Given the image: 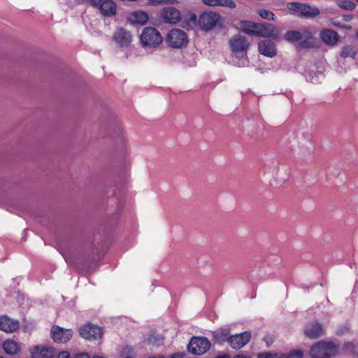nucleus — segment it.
Listing matches in <instances>:
<instances>
[{
  "mask_svg": "<svg viewBox=\"0 0 358 358\" xmlns=\"http://www.w3.org/2000/svg\"><path fill=\"white\" fill-rule=\"evenodd\" d=\"M309 354L311 358H332L339 354V347L333 341H320L311 345Z\"/></svg>",
  "mask_w": 358,
  "mask_h": 358,
  "instance_id": "f257e3e1",
  "label": "nucleus"
},
{
  "mask_svg": "<svg viewBox=\"0 0 358 358\" xmlns=\"http://www.w3.org/2000/svg\"><path fill=\"white\" fill-rule=\"evenodd\" d=\"M163 38L159 31L155 27H145L140 36V41L143 47L156 48L162 42Z\"/></svg>",
  "mask_w": 358,
  "mask_h": 358,
  "instance_id": "f03ea898",
  "label": "nucleus"
},
{
  "mask_svg": "<svg viewBox=\"0 0 358 358\" xmlns=\"http://www.w3.org/2000/svg\"><path fill=\"white\" fill-rule=\"evenodd\" d=\"M312 38V33L308 29H303L301 31H289L285 34V39L291 43H299V46L302 48H310V40Z\"/></svg>",
  "mask_w": 358,
  "mask_h": 358,
  "instance_id": "7ed1b4c3",
  "label": "nucleus"
},
{
  "mask_svg": "<svg viewBox=\"0 0 358 358\" xmlns=\"http://www.w3.org/2000/svg\"><path fill=\"white\" fill-rule=\"evenodd\" d=\"M287 8L299 13V15L306 18H313L320 14V10L316 6H310L306 3L296 1L289 2Z\"/></svg>",
  "mask_w": 358,
  "mask_h": 358,
  "instance_id": "20e7f679",
  "label": "nucleus"
},
{
  "mask_svg": "<svg viewBox=\"0 0 358 358\" xmlns=\"http://www.w3.org/2000/svg\"><path fill=\"white\" fill-rule=\"evenodd\" d=\"M210 348V342L206 337H193L187 345L189 352L194 355L205 354Z\"/></svg>",
  "mask_w": 358,
  "mask_h": 358,
  "instance_id": "39448f33",
  "label": "nucleus"
},
{
  "mask_svg": "<svg viewBox=\"0 0 358 358\" xmlns=\"http://www.w3.org/2000/svg\"><path fill=\"white\" fill-rule=\"evenodd\" d=\"M78 331L81 337L89 341L101 339L103 333L101 327L91 322L82 325Z\"/></svg>",
  "mask_w": 358,
  "mask_h": 358,
  "instance_id": "423d86ee",
  "label": "nucleus"
},
{
  "mask_svg": "<svg viewBox=\"0 0 358 358\" xmlns=\"http://www.w3.org/2000/svg\"><path fill=\"white\" fill-rule=\"evenodd\" d=\"M169 46L174 48L185 47L188 43V38L186 33L179 29H171L166 37Z\"/></svg>",
  "mask_w": 358,
  "mask_h": 358,
  "instance_id": "0eeeda50",
  "label": "nucleus"
},
{
  "mask_svg": "<svg viewBox=\"0 0 358 358\" xmlns=\"http://www.w3.org/2000/svg\"><path fill=\"white\" fill-rule=\"evenodd\" d=\"M220 15L213 12H204L200 15L198 23L202 30L208 31L218 23Z\"/></svg>",
  "mask_w": 358,
  "mask_h": 358,
  "instance_id": "6e6552de",
  "label": "nucleus"
},
{
  "mask_svg": "<svg viewBox=\"0 0 358 358\" xmlns=\"http://www.w3.org/2000/svg\"><path fill=\"white\" fill-rule=\"evenodd\" d=\"M305 336L310 339H317L326 334L323 324L317 321L308 324L304 328Z\"/></svg>",
  "mask_w": 358,
  "mask_h": 358,
  "instance_id": "1a4fd4ad",
  "label": "nucleus"
},
{
  "mask_svg": "<svg viewBox=\"0 0 358 358\" xmlns=\"http://www.w3.org/2000/svg\"><path fill=\"white\" fill-rule=\"evenodd\" d=\"M72 336L73 331L71 329H64L57 325H53L51 329V337L55 343H65Z\"/></svg>",
  "mask_w": 358,
  "mask_h": 358,
  "instance_id": "9d476101",
  "label": "nucleus"
},
{
  "mask_svg": "<svg viewBox=\"0 0 358 358\" xmlns=\"http://www.w3.org/2000/svg\"><path fill=\"white\" fill-rule=\"evenodd\" d=\"M113 39L121 48H127L131 43L132 35L126 29L120 27L113 33Z\"/></svg>",
  "mask_w": 358,
  "mask_h": 358,
  "instance_id": "9b49d317",
  "label": "nucleus"
},
{
  "mask_svg": "<svg viewBox=\"0 0 358 358\" xmlns=\"http://www.w3.org/2000/svg\"><path fill=\"white\" fill-rule=\"evenodd\" d=\"M251 339L250 331H244L240 334L231 335L229 338V345L235 350H239L247 345Z\"/></svg>",
  "mask_w": 358,
  "mask_h": 358,
  "instance_id": "f8f14e48",
  "label": "nucleus"
},
{
  "mask_svg": "<svg viewBox=\"0 0 358 358\" xmlns=\"http://www.w3.org/2000/svg\"><path fill=\"white\" fill-rule=\"evenodd\" d=\"M229 44L231 51L234 53L245 52L250 45L248 39L240 34H236L232 37L229 41Z\"/></svg>",
  "mask_w": 358,
  "mask_h": 358,
  "instance_id": "ddd939ff",
  "label": "nucleus"
},
{
  "mask_svg": "<svg viewBox=\"0 0 358 358\" xmlns=\"http://www.w3.org/2000/svg\"><path fill=\"white\" fill-rule=\"evenodd\" d=\"M162 19L166 23L176 24L181 19L180 10L174 7L164 8L161 12Z\"/></svg>",
  "mask_w": 358,
  "mask_h": 358,
  "instance_id": "4468645a",
  "label": "nucleus"
},
{
  "mask_svg": "<svg viewBox=\"0 0 358 358\" xmlns=\"http://www.w3.org/2000/svg\"><path fill=\"white\" fill-rule=\"evenodd\" d=\"M279 31L276 27L272 24L260 23L257 36L277 39Z\"/></svg>",
  "mask_w": 358,
  "mask_h": 358,
  "instance_id": "2eb2a0df",
  "label": "nucleus"
},
{
  "mask_svg": "<svg viewBox=\"0 0 358 358\" xmlns=\"http://www.w3.org/2000/svg\"><path fill=\"white\" fill-rule=\"evenodd\" d=\"M20 328V322L6 315L0 316V330L6 333H13Z\"/></svg>",
  "mask_w": 358,
  "mask_h": 358,
  "instance_id": "dca6fc26",
  "label": "nucleus"
},
{
  "mask_svg": "<svg viewBox=\"0 0 358 358\" xmlns=\"http://www.w3.org/2000/svg\"><path fill=\"white\" fill-rule=\"evenodd\" d=\"M258 50L261 55L273 57L277 55L275 43L270 40H262L258 44Z\"/></svg>",
  "mask_w": 358,
  "mask_h": 358,
  "instance_id": "f3484780",
  "label": "nucleus"
},
{
  "mask_svg": "<svg viewBox=\"0 0 358 358\" xmlns=\"http://www.w3.org/2000/svg\"><path fill=\"white\" fill-rule=\"evenodd\" d=\"M320 37L325 44L331 46L335 45L339 41L338 33L334 30L329 29H324L322 30Z\"/></svg>",
  "mask_w": 358,
  "mask_h": 358,
  "instance_id": "a211bd4d",
  "label": "nucleus"
},
{
  "mask_svg": "<svg viewBox=\"0 0 358 358\" xmlns=\"http://www.w3.org/2000/svg\"><path fill=\"white\" fill-rule=\"evenodd\" d=\"M260 23H256L249 20L240 22V30L250 36H257Z\"/></svg>",
  "mask_w": 358,
  "mask_h": 358,
  "instance_id": "6ab92c4d",
  "label": "nucleus"
},
{
  "mask_svg": "<svg viewBox=\"0 0 358 358\" xmlns=\"http://www.w3.org/2000/svg\"><path fill=\"white\" fill-rule=\"evenodd\" d=\"M116 3L113 0H103L97 9L104 16L110 17L116 14Z\"/></svg>",
  "mask_w": 358,
  "mask_h": 358,
  "instance_id": "aec40b11",
  "label": "nucleus"
},
{
  "mask_svg": "<svg viewBox=\"0 0 358 358\" xmlns=\"http://www.w3.org/2000/svg\"><path fill=\"white\" fill-rule=\"evenodd\" d=\"M128 20L132 24H145L148 20V15L147 13L138 10L132 12L128 17Z\"/></svg>",
  "mask_w": 358,
  "mask_h": 358,
  "instance_id": "412c9836",
  "label": "nucleus"
},
{
  "mask_svg": "<svg viewBox=\"0 0 358 358\" xmlns=\"http://www.w3.org/2000/svg\"><path fill=\"white\" fill-rule=\"evenodd\" d=\"M229 329L221 327L212 332L213 341L219 344H223L225 341L229 343Z\"/></svg>",
  "mask_w": 358,
  "mask_h": 358,
  "instance_id": "4be33fe9",
  "label": "nucleus"
},
{
  "mask_svg": "<svg viewBox=\"0 0 358 358\" xmlns=\"http://www.w3.org/2000/svg\"><path fill=\"white\" fill-rule=\"evenodd\" d=\"M2 348L6 354L10 355H17L21 350L19 343L13 340L5 341L3 343Z\"/></svg>",
  "mask_w": 358,
  "mask_h": 358,
  "instance_id": "5701e85b",
  "label": "nucleus"
},
{
  "mask_svg": "<svg viewBox=\"0 0 358 358\" xmlns=\"http://www.w3.org/2000/svg\"><path fill=\"white\" fill-rule=\"evenodd\" d=\"M33 358H54L55 352L54 351L48 348H40L38 346H36L34 348V350L31 352Z\"/></svg>",
  "mask_w": 358,
  "mask_h": 358,
  "instance_id": "b1692460",
  "label": "nucleus"
},
{
  "mask_svg": "<svg viewBox=\"0 0 358 358\" xmlns=\"http://www.w3.org/2000/svg\"><path fill=\"white\" fill-rule=\"evenodd\" d=\"M337 6L345 10H353L356 8V3L350 0H338L336 1Z\"/></svg>",
  "mask_w": 358,
  "mask_h": 358,
  "instance_id": "393cba45",
  "label": "nucleus"
},
{
  "mask_svg": "<svg viewBox=\"0 0 358 358\" xmlns=\"http://www.w3.org/2000/svg\"><path fill=\"white\" fill-rule=\"evenodd\" d=\"M355 54L356 52L352 46L345 45L342 48L340 55L343 58H348L354 57L355 56Z\"/></svg>",
  "mask_w": 358,
  "mask_h": 358,
  "instance_id": "a878e982",
  "label": "nucleus"
},
{
  "mask_svg": "<svg viewBox=\"0 0 358 358\" xmlns=\"http://www.w3.org/2000/svg\"><path fill=\"white\" fill-rule=\"evenodd\" d=\"M304 354L301 350H292L287 354L280 355V358H303Z\"/></svg>",
  "mask_w": 358,
  "mask_h": 358,
  "instance_id": "bb28decb",
  "label": "nucleus"
},
{
  "mask_svg": "<svg viewBox=\"0 0 358 358\" xmlns=\"http://www.w3.org/2000/svg\"><path fill=\"white\" fill-rule=\"evenodd\" d=\"M258 14L263 19H266L268 20H272V21L275 20L274 13L266 10V9H264V8L259 9L258 10Z\"/></svg>",
  "mask_w": 358,
  "mask_h": 358,
  "instance_id": "cd10ccee",
  "label": "nucleus"
},
{
  "mask_svg": "<svg viewBox=\"0 0 358 358\" xmlns=\"http://www.w3.org/2000/svg\"><path fill=\"white\" fill-rule=\"evenodd\" d=\"M217 6H224L229 8H235L236 3L234 0H218Z\"/></svg>",
  "mask_w": 358,
  "mask_h": 358,
  "instance_id": "c85d7f7f",
  "label": "nucleus"
},
{
  "mask_svg": "<svg viewBox=\"0 0 358 358\" xmlns=\"http://www.w3.org/2000/svg\"><path fill=\"white\" fill-rule=\"evenodd\" d=\"M152 5L174 4L178 3L177 0H148Z\"/></svg>",
  "mask_w": 358,
  "mask_h": 358,
  "instance_id": "c756f323",
  "label": "nucleus"
},
{
  "mask_svg": "<svg viewBox=\"0 0 358 358\" xmlns=\"http://www.w3.org/2000/svg\"><path fill=\"white\" fill-rule=\"evenodd\" d=\"M257 358H280L278 353L262 352L257 355Z\"/></svg>",
  "mask_w": 358,
  "mask_h": 358,
  "instance_id": "7c9ffc66",
  "label": "nucleus"
},
{
  "mask_svg": "<svg viewBox=\"0 0 358 358\" xmlns=\"http://www.w3.org/2000/svg\"><path fill=\"white\" fill-rule=\"evenodd\" d=\"M343 350L345 352H354L355 351V345L350 342H346L344 343L343 346Z\"/></svg>",
  "mask_w": 358,
  "mask_h": 358,
  "instance_id": "2f4dec72",
  "label": "nucleus"
},
{
  "mask_svg": "<svg viewBox=\"0 0 358 358\" xmlns=\"http://www.w3.org/2000/svg\"><path fill=\"white\" fill-rule=\"evenodd\" d=\"M203 3L210 6H217L218 0H202Z\"/></svg>",
  "mask_w": 358,
  "mask_h": 358,
  "instance_id": "473e14b6",
  "label": "nucleus"
},
{
  "mask_svg": "<svg viewBox=\"0 0 358 358\" xmlns=\"http://www.w3.org/2000/svg\"><path fill=\"white\" fill-rule=\"evenodd\" d=\"M103 0H89V3L94 8H98Z\"/></svg>",
  "mask_w": 358,
  "mask_h": 358,
  "instance_id": "72a5a7b5",
  "label": "nucleus"
},
{
  "mask_svg": "<svg viewBox=\"0 0 358 358\" xmlns=\"http://www.w3.org/2000/svg\"><path fill=\"white\" fill-rule=\"evenodd\" d=\"M264 341L266 342L267 347H270L273 343V338L270 336H266L264 338Z\"/></svg>",
  "mask_w": 358,
  "mask_h": 358,
  "instance_id": "f704fd0d",
  "label": "nucleus"
},
{
  "mask_svg": "<svg viewBox=\"0 0 358 358\" xmlns=\"http://www.w3.org/2000/svg\"><path fill=\"white\" fill-rule=\"evenodd\" d=\"M57 358H71V355L67 351H64L60 353H59Z\"/></svg>",
  "mask_w": 358,
  "mask_h": 358,
  "instance_id": "c9c22d12",
  "label": "nucleus"
},
{
  "mask_svg": "<svg viewBox=\"0 0 358 358\" xmlns=\"http://www.w3.org/2000/svg\"><path fill=\"white\" fill-rule=\"evenodd\" d=\"M74 358H90V357L86 353H80V354L76 355Z\"/></svg>",
  "mask_w": 358,
  "mask_h": 358,
  "instance_id": "e433bc0d",
  "label": "nucleus"
},
{
  "mask_svg": "<svg viewBox=\"0 0 358 358\" xmlns=\"http://www.w3.org/2000/svg\"><path fill=\"white\" fill-rule=\"evenodd\" d=\"M334 25L337 27H341V28H344V29H351V27L348 26V25H343V26L340 23H334Z\"/></svg>",
  "mask_w": 358,
  "mask_h": 358,
  "instance_id": "4c0bfd02",
  "label": "nucleus"
},
{
  "mask_svg": "<svg viewBox=\"0 0 358 358\" xmlns=\"http://www.w3.org/2000/svg\"><path fill=\"white\" fill-rule=\"evenodd\" d=\"M233 358H251V357L249 355H243V354H239V355H236L234 356Z\"/></svg>",
  "mask_w": 358,
  "mask_h": 358,
  "instance_id": "58836bf2",
  "label": "nucleus"
},
{
  "mask_svg": "<svg viewBox=\"0 0 358 358\" xmlns=\"http://www.w3.org/2000/svg\"><path fill=\"white\" fill-rule=\"evenodd\" d=\"M189 21H191L193 23H195L196 21V15L194 13H192L189 16Z\"/></svg>",
  "mask_w": 358,
  "mask_h": 358,
  "instance_id": "ea45409f",
  "label": "nucleus"
},
{
  "mask_svg": "<svg viewBox=\"0 0 358 358\" xmlns=\"http://www.w3.org/2000/svg\"><path fill=\"white\" fill-rule=\"evenodd\" d=\"M343 17L345 22H349L352 19V16L351 15H344Z\"/></svg>",
  "mask_w": 358,
  "mask_h": 358,
  "instance_id": "a19ab883",
  "label": "nucleus"
},
{
  "mask_svg": "<svg viewBox=\"0 0 358 358\" xmlns=\"http://www.w3.org/2000/svg\"><path fill=\"white\" fill-rule=\"evenodd\" d=\"M184 354L182 353H176L171 355V358H183Z\"/></svg>",
  "mask_w": 358,
  "mask_h": 358,
  "instance_id": "79ce46f5",
  "label": "nucleus"
},
{
  "mask_svg": "<svg viewBox=\"0 0 358 358\" xmlns=\"http://www.w3.org/2000/svg\"><path fill=\"white\" fill-rule=\"evenodd\" d=\"M215 358H230V356L227 354H224V355H220V356H217Z\"/></svg>",
  "mask_w": 358,
  "mask_h": 358,
  "instance_id": "37998d69",
  "label": "nucleus"
},
{
  "mask_svg": "<svg viewBox=\"0 0 358 358\" xmlns=\"http://www.w3.org/2000/svg\"><path fill=\"white\" fill-rule=\"evenodd\" d=\"M162 343V338H160L157 345Z\"/></svg>",
  "mask_w": 358,
  "mask_h": 358,
  "instance_id": "c03bdc74",
  "label": "nucleus"
},
{
  "mask_svg": "<svg viewBox=\"0 0 358 358\" xmlns=\"http://www.w3.org/2000/svg\"><path fill=\"white\" fill-rule=\"evenodd\" d=\"M92 358H103V357H100V356H94V357H93Z\"/></svg>",
  "mask_w": 358,
  "mask_h": 358,
  "instance_id": "a18cd8bd",
  "label": "nucleus"
},
{
  "mask_svg": "<svg viewBox=\"0 0 358 358\" xmlns=\"http://www.w3.org/2000/svg\"><path fill=\"white\" fill-rule=\"evenodd\" d=\"M65 259L66 262L70 263L69 260L66 257H65Z\"/></svg>",
  "mask_w": 358,
  "mask_h": 358,
  "instance_id": "49530a36",
  "label": "nucleus"
},
{
  "mask_svg": "<svg viewBox=\"0 0 358 358\" xmlns=\"http://www.w3.org/2000/svg\"><path fill=\"white\" fill-rule=\"evenodd\" d=\"M356 36H357V38H358V30H357V32H356Z\"/></svg>",
  "mask_w": 358,
  "mask_h": 358,
  "instance_id": "de8ad7c7",
  "label": "nucleus"
},
{
  "mask_svg": "<svg viewBox=\"0 0 358 358\" xmlns=\"http://www.w3.org/2000/svg\"><path fill=\"white\" fill-rule=\"evenodd\" d=\"M150 342H152V338H150Z\"/></svg>",
  "mask_w": 358,
  "mask_h": 358,
  "instance_id": "09e8293b",
  "label": "nucleus"
},
{
  "mask_svg": "<svg viewBox=\"0 0 358 358\" xmlns=\"http://www.w3.org/2000/svg\"><path fill=\"white\" fill-rule=\"evenodd\" d=\"M0 358H5V357H2V356H0Z\"/></svg>",
  "mask_w": 358,
  "mask_h": 358,
  "instance_id": "8fccbe9b",
  "label": "nucleus"
},
{
  "mask_svg": "<svg viewBox=\"0 0 358 358\" xmlns=\"http://www.w3.org/2000/svg\"><path fill=\"white\" fill-rule=\"evenodd\" d=\"M125 358H131V357H125Z\"/></svg>",
  "mask_w": 358,
  "mask_h": 358,
  "instance_id": "3c124183",
  "label": "nucleus"
},
{
  "mask_svg": "<svg viewBox=\"0 0 358 358\" xmlns=\"http://www.w3.org/2000/svg\"><path fill=\"white\" fill-rule=\"evenodd\" d=\"M357 2H358V0H357Z\"/></svg>",
  "mask_w": 358,
  "mask_h": 358,
  "instance_id": "603ef678",
  "label": "nucleus"
}]
</instances>
